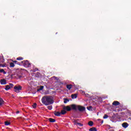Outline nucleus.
<instances>
[{"label": "nucleus", "instance_id": "f8f14e48", "mask_svg": "<svg viewBox=\"0 0 131 131\" xmlns=\"http://www.w3.org/2000/svg\"><path fill=\"white\" fill-rule=\"evenodd\" d=\"M71 97H72V99H76V98H77V95L72 94Z\"/></svg>", "mask_w": 131, "mask_h": 131}, {"label": "nucleus", "instance_id": "7ed1b4c3", "mask_svg": "<svg viewBox=\"0 0 131 131\" xmlns=\"http://www.w3.org/2000/svg\"><path fill=\"white\" fill-rule=\"evenodd\" d=\"M24 63V66L25 67H30V63H29V61L28 60L23 61Z\"/></svg>", "mask_w": 131, "mask_h": 131}, {"label": "nucleus", "instance_id": "ddd939ff", "mask_svg": "<svg viewBox=\"0 0 131 131\" xmlns=\"http://www.w3.org/2000/svg\"><path fill=\"white\" fill-rule=\"evenodd\" d=\"M71 108L72 109H74V110H76V109L77 108V106H76V105H75V104H72L71 105Z\"/></svg>", "mask_w": 131, "mask_h": 131}, {"label": "nucleus", "instance_id": "f257e3e1", "mask_svg": "<svg viewBox=\"0 0 131 131\" xmlns=\"http://www.w3.org/2000/svg\"><path fill=\"white\" fill-rule=\"evenodd\" d=\"M42 104L46 105V106H49V105H52L54 103L53 97L51 96H46L41 99Z\"/></svg>", "mask_w": 131, "mask_h": 131}, {"label": "nucleus", "instance_id": "f704fd0d", "mask_svg": "<svg viewBox=\"0 0 131 131\" xmlns=\"http://www.w3.org/2000/svg\"><path fill=\"white\" fill-rule=\"evenodd\" d=\"M38 70V69H36V70L35 71H37Z\"/></svg>", "mask_w": 131, "mask_h": 131}, {"label": "nucleus", "instance_id": "39448f33", "mask_svg": "<svg viewBox=\"0 0 131 131\" xmlns=\"http://www.w3.org/2000/svg\"><path fill=\"white\" fill-rule=\"evenodd\" d=\"M1 84H7V80L5 79H2L0 80Z\"/></svg>", "mask_w": 131, "mask_h": 131}, {"label": "nucleus", "instance_id": "4468645a", "mask_svg": "<svg viewBox=\"0 0 131 131\" xmlns=\"http://www.w3.org/2000/svg\"><path fill=\"white\" fill-rule=\"evenodd\" d=\"M0 73H4V74H6V73H7L4 69H0Z\"/></svg>", "mask_w": 131, "mask_h": 131}, {"label": "nucleus", "instance_id": "4be33fe9", "mask_svg": "<svg viewBox=\"0 0 131 131\" xmlns=\"http://www.w3.org/2000/svg\"><path fill=\"white\" fill-rule=\"evenodd\" d=\"M47 108L49 110H52V109H53V106L52 105H50L47 106Z\"/></svg>", "mask_w": 131, "mask_h": 131}, {"label": "nucleus", "instance_id": "bb28decb", "mask_svg": "<svg viewBox=\"0 0 131 131\" xmlns=\"http://www.w3.org/2000/svg\"><path fill=\"white\" fill-rule=\"evenodd\" d=\"M16 60H23V58L19 57L16 58Z\"/></svg>", "mask_w": 131, "mask_h": 131}, {"label": "nucleus", "instance_id": "393cba45", "mask_svg": "<svg viewBox=\"0 0 131 131\" xmlns=\"http://www.w3.org/2000/svg\"><path fill=\"white\" fill-rule=\"evenodd\" d=\"M67 102H69V100H68L67 99H64V103H67Z\"/></svg>", "mask_w": 131, "mask_h": 131}, {"label": "nucleus", "instance_id": "5701e85b", "mask_svg": "<svg viewBox=\"0 0 131 131\" xmlns=\"http://www.w3.org/2000/svg\"><path fill=\"white\" fill-rule=\"evenodd\" d=\"M75 124H76L77 125H78L79 126H82V124H81L80 123H76Z\"/></svg>", "mask_w": 131, "mask_h": 131}, {"label": "nucleus", "instance_id": "a211bd4d", "mask_svg": "<svg viewBox=\"0 0 131 131\" xmlns=\"http://www.w3.org/2000/svg\"><path fill=\"white\" fill-rule=\"evenodd\" d=\"M49 120L50 122H55L56 121V120L52 118H49Z\"/></svg>", "mask_w": 131, "mask_h": 131}, {"label": "nucleus", "instance_id": "6e6552de", "mask_svg": "<svg viewBox=\"0 0 131 131\" xmlns=\"http://www.w3.org/2000/svg\"><path fill=\"white\" fill-rule=\"evenodd\" d=\"M123 127H124V128H126V127H127V126H128V124H127V123H123L122 124Z\"/></svg>", "mask_w": 131, "mask_h": 131}, {"label": "nucleus", "instance_id": "f3484780", "mask_svg": "<svg viewBox=\"0 0 131 131\" xmlns=\"http://www.w3.org/2000/svg\"><path fill=\"white\" fill-rule=\"evenodd\" d=\"M66 110L63 109V110L61 111L60 114H66Z\"/></svg>", "mask_w": 131, "mask_h": 131}, {"label": "nucleus", "instance_id": "7c9ffc66", "mask_svg": "<svg viewBox=\"0 0 131 131\" xmlns=\"http://www.w3.org/2000/svg\"><path fill=\"white\" fill-rule=\"evenodd\" d=\"M10 85H11V86H13V84L11 83V84H10Z\"/></svg>", "mask_w": 131, "mask_h": 131}, {"label": "nucleus", "instance_id": "cd10ccee", "mask_svg": "<svg viewBox=\"0 0 131 131\" xmlns=\"http://www.w3.org/2000/svg\"><path fill=\"white\" fill-rule=\"evenodd\" d=\"M32 106L33 108H36V103H34Z\"/></svg>", "mask_w": 131, "mask_h": 131}, {"label": "nucleus", "instance_id": "20e7f679", "mask_svg": "<svg viewBox=\"0 0 131 131\" xmlns=\"http://www.w3.org/2000/svg\"><path fill=\"white\" fill-rule=\"evenodd\" d=\"M77 109H78V110H79V111H84V110H85V108H84V107L80 105L77 106Z\"/></svg>", "mask_w": 131, "mask_h": 131}, {"label": "nucleus", "instance_id": "c756f323", "mask_svg": "<svg viewBox=\"0 0 131 131\" xmlns=\"http://www.w3.org/2000/svg\"><path fill=\"white\" fill-rule=\"evenodd\" d=\"M81 94H84V91L81 90L80 91Z\"/></svg>", "mask_w": 131, "mask_h": 131}, {"label": "nucleus", "instance_id": "9b49d317", "mask_svg": "<svg viewBox=\"0 0 131 131\" xmlns=\"http://www.w3.org/2000/svg\"><path fill=\"white\" fill-rule=\"evenodd\" d=\"M54 115L56 116H60L61 115V113L59 112H56L54 113Z\"/></svg>", "mask_w": 131, "mask_h": 131}, {"label": "nucleus", "instance_id": "a878e982", "mask_svg": "<svg viewBox=\"0 0 131 131\" xmlns=\"http://www.w3.org/2000/svg\"><path fill=\"white\" fill-rule=\"evenodd\" d=\"M104 119H106V118H108V116L107 115H104L103 116Z\"/></svg>", "mask_w": 131, "mask_h": 131}, {"label": "nucleus", "instance_id": "6ab92c4d", "mask_svg": "<svg viewBox=\"0 0 131 131\" xmlns=\"http://www.w3.org/2000/svg\"><path fill=\"white\" fill-rule=\"evenodd\" d=\"M90 131H97V128H95V127H92V128H91L90 129H89Z\"/></svg>", "mask_w": 131, "mask_h": 131}, {"label": "nucleus", "instance_id": "473e14b6", "mask_svg": "<svg viewBox=\"0 0 131 131\" xmlns=\"http://www.w3.org/2000/svg\"><path fill=\"white\" fill-rule=\"evenodd\" d=\"M4 67V66L3 65L0 64V67Z\"/></svg>", "mask_w": 131, "mask_h": 131}, {"label": "nucleus", "instance_id": "412c9836", "mask_svg": "<svg viewBox=\"0 0 131 131\" xmlns=\"http://www.w3.org/2000/svg\"><path fill=\"white\" fill-rule=\"evenodd\" d=\"M42 90H43V86L41 85L40 86V88L38 90V91H42Z\"/></svg>", "mask_w": 131, "mask_h": 131}, {"label": "nucleus", "instance_id": "b1692460", "mask_svg": "<svg viewBox=\"0 0 131 131\" xmlns=\"http://www.w3.org/2000/svg\"><path fill=\"white\" fill-rule=\"evenodd\" d=\"M15 64H14V63L11 62L10 63V67H14Z\"/></svg>", "mask_w": 131, "mask_h": 131}, {"label": "nucleus", "instance_id": "0eeeda50", "mask_svg": "<svg viewBox=\"0 0 131 131\" xmlns=\"http://www.w3.org/2000/svg\"><path fill=\"white\" fill-rule=\"evenodd\" d=\"M63 109L64 110H67V111H70V110H71V107H70V106H64L63 107Z\"/></svg>", "mask_w": 131, "mask_h": 131}, {"label": "nucleus", "instance_id": "aec40b11", "mask_svg": "<svg viewBox=\"0 0 131 131\" xmlns=\"http://www.w3.org/2000/svg\"><path fill=\"white\" fill-rule=\"evenodd\" d=\"M11 124V123L9 121H5V125H10Z\"/></svg>", "mask_w": 131, "mask_h": 131}, {"label": "nucleus", "instance_id": "1a4fd4ad", "mask_svg": "<svg viewBox=\"0 0 131 131\" xmlns=\"http://www.w3.org/2000/svg\"><path fill=\"white\" fill-rule=\"evenodd\" d=\"M72 84H68L67 85V88L68 90H71L72 89Z\"/></svg>", "mask_w": 131, "mask_h": 131}, {"label": "nucleus", "instance_id": "c85d7f7f", "mask_svg": "<svg viewBox=\"0 0 131 131\" xmlns=\"http://www.w3.org/2000/svg\"><path fill=\"white\" fill-rule=\"evenodd\" d=\"M87 109H88V110H92V106H89V107H87Z\"/></svg>", "mask_w": 131, "mask_h": 131}, {"label": "nucleus", "instance_id": "f03ea898", "mask_svg": "<svg viewBox=\"0 0 131 131\" xmlns=\"http://www.w3.org/2000/svg\"><path fill=\"white\" fill-rule=\"evenodd\" d=\"M21 90H22V87L20 85L14 86V92L15 93H19Z\"/></svg>", "mask_w": 131, "mask_h": 131}, {"label": "nucleus", "instance_id": "423d86ee", "mask_svg": "<svg viewBox=\"0 0 131 131\" xmlns=\"http://www.w3.org/2000/svg\"><path fill=\"white\" fill-rule=\"evenodd\" d=\"M113 105L114 106H118V105H120V103H119V102H118L117 101H115L113 102Z\"/></svg>", "mask_w": 131, "mask_h": 131}, {"label": "nucleus", "instance_id": "dca6fc26", "mask_svg": "<svg viewBox=\"0 0 131 131\" xmlns=\"http://www.w3.org/2000/svg\"><path fill=\"white\" fill-rule=\"evenodd\" d=\"M88 124L90 125V126H93V125L94 124V122H93V121H91L89 122Z\"/></svg>", "mask_w": 131, "mask_h": 131}, {"label": "nucleus", "instance_id": "2eb2a0df", "mask_svg": "<svg viewBox=\"0 0 131 131\" xmlns=\"http://www.w3.org/2000/svg\"><path fill=\"white\" fill-rule=\"evenodd\" d=\"M10 89H11V87L10 86V85H7L6 86V88H5L6 91H8V90H10Z\"/></svg>", "mask_w": 131, "mask_h": 131}, {"label": "nucleus", "instance_id": "72a5a7b5", "mask_svg": "<svg viewBox=\"0 0 131 131\" xmlns=\"http://www.w3.org/2000/svg\"><path fill=\"white\" fill-rule=\"evenodd\" d=\"M14 63H17V61L15 60V61H14Z\"/></svg>", "mask_w": 131, "mask_h": 131}, {"label": "nucleus", "instance_id": "9d476101", "mask_svg": "<svg viewBox=\"0 0 131 131\" xmlns=\"http://www.w3.org/2000/svg\"><path fill=\"white\" fill-rule=\"evenodd\" d=\"M4 100H3V99H2V98L0 97V106H2V105H4Z\"/></svg>", "mask_w": 131, "mask_h": 131}, {"label": "nucleus", "instance_id": "2f4dec72", "mask_svg": "<svg viewBox=\"0 0 131 131\" xmlns=\"http://www.w3.org/2000/svg\"><path fill=\"white\" fill-rule=\"evenodd\" d=\"M16 113H17V114H18V113H20V112L17 111V112H16Z\"/></svg>", "mask_w": 131, "mask_h": 131}]
</instances>
